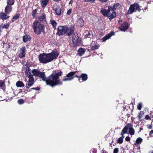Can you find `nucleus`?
<instances>
[{"instance_id": "obj_16", "label": "nucleus", "mask_w": 153, "mask_h": 153, "mask_svg": "<svg viewBox=\"0 0 153 153\" xmlns=\"http://www.w3.org/2000/svg\"><path fill=\"white\" fill-rule=\"evenodd\" d=\"M50 0H40V4L43 8H44L47 5Z\"/></svg>"}, {"instance_id": "obj_30", "label": "nucleus", "mask_w": 153, "mask_h": 153, "mask_svg": "<svg viewBox=\"0 0 153 153\" xmlns=\"http://www.w3.org/2000/svg\"><path fill=\"white\" fill-rule=\"evenodd\" d=\"M7 5L11 6L14 3V0H7Z\"/></svg>"}, {"instance_id": "obj_49", "label": "nucleus", "mask_w": 153, "mask_h": 153, "mask_svg": "<svg viewBox=\"0 0 153 153\" xmlns=\"http://www.w3.org/2000/svg\"><path fill=\"white\" fill-rule=\"evenodd\" d=\"M148 128L149 129H151L152 128V126L151 125L149 126V127H148Z\"/></svg>"}, {"instance_id": "obj_50", "label": "nucleus", "mask_w": 153, "mask_h": 153, "mask_svg": "<svg viewBox=\"0 0 153 153\" xmlns=\"http://www.w3.org/2000/svg\"><path fill=\"white\" fill-rule=\"evenodd\" d=\"M100 47V45H96V49H98Z\"/></svg>"}, {"instance_id": "obj_46", "label": "nucleus", "mask_w": 153, "mask_h": 153, "mask_svg": "<svg viewBox=\"0 0 153 153\" xmlns=\"http://www.w3.org/2000/svg\"><path fill=\"white\" fill-rule=\"evenodd\" d=\"M71 12V10L70 9H69L67 12V14L68 15H70Z\"/></svg>"}, {"instance_id": "obj_62", "label": "nucleus", "mask_w": 153, "mask_h": 153, "mask_svg": "<svg viewBox=\"0 0 153 153\" xmlns=\"http://www.w3.org/2000/svg\"><path fill=\"white\" fill-rule=\"evenodd\" d=\"M152 115V116H153V115Z\"/></svg>"}, {"instance_id": "obj_56", "label": "nucleus", "mask_w": 153, "mask_h": 153, "mask_svg": "<svg viewBox=\"0 0 153 153\" xmlns=\"http://www.w3.org/2000/svg\"><path fill=\"white\" fill-rule=\"evenodd\" d=\"M85 38H86L87 37V36L86 35H85Z\"/></svg>"}, {"instance_id": "obj_26", "label": "nucleus", "mask_w": 153, "mask_h": 153, "mask_svg": "<svg viewBox=\"0 0 153 153\" xmlns=\"http://www.w3.org/2000/svg\"><path fill=\"white\" fill-rule=\"evenodd\" d=\"M85 51L82 48H79L78 51V53L79 56H81L84 53Z\"/></svg>"}, {"instance_id": "obj_25", "label": "nucleus", "mask_w": 153, "mask_h": 153, "mask_svg": "<svg viewBox=\"0 0 153 153\" xmlns=\"http://www.w3.org/2000/svg\"><path fill=\"white\" fill-rule=\"evenodd\" d=\"M143 141L142 139L140 137H138L136 139V143H134V144L136 146H137V144L138 145L139 144H140Z\"/></svg>"}, {"instance_id": "obj_12", "label": "nucleus", "mask_w": 153, "mask_h": 153, "mask_svg": "<svg viewBox=\"0 0 153 153\" xmlns=\"http://www.w3.org/2000/svg\"><path fill=\"white\" fill-rule=\"evenodd\" d=\"M114 34V32H111L109 34L106 35L102 39V40L103 42H105L108 39L112 36H113Z\"/></svg>"}, {"instance_id": "obj_38", "label": "nucleus", "mask_w": 153, "mask_h": 153, "mask_svg": "<svg viewBox=\"0 0 153 153\" xmlns=\"http://www.w3.org/2000/svg\"><path fill=\"white\" fill-rule=\"evenodd\" d=\"M18 102L19 104H22L24 103V101L22 99H21L19 100Z\"/></svg>"}, {"instance_id": "obj_22", "label": "nucleus", "mask_w": 153, "mask_h": 153, "mask_svg": "<svg viewBox=\"0 0 153 153\" xmlns=\"http://www.w3.org/2000/svg\"><path fill=\"white\" fill-rule=\"evenodd\" d=\"M38 19L41 21H45L46 20L45 15V14H42L39 17Z\"/></svg>"}, {"instance_id": "obj_51", "label": "nucleus", "mask_w": 153, "mask_h": 153, "mask_svg": "<svg viewBox=\"0 0 153 153\" xmlns=\"http://www.w3.org/2000/svg\"><path fill=\"white\" fill-rule=\"evenodd\" d=\"M73 3V1H71L69 2V4H71Z\"/></svg>"}, {"instance_id": "obj_61", "label": "nucleus", "mask_w": 153, "mask_h": 153, "mask_svg": "<svg viewBox=\"0 0 153 153\" xmlns=\"http://www.w3.org/2000/svg\"><path fill=\"white\" fill-rule=\"evenodd\" d=\"M152 153H153V151L152 152Z\"/></svg>"}, {"instance_id": "obj_41", "label": "nucleus", "mask_w": 153, "mask_h": 153, "mask_svg": "<svg viewBox=\"0 0 153 153\" xmlns=\"http://www.w3.org/2000/svg\"><path fill=\"white\" fill-rule=\"evenodd\" d=\"M120 5L119 3H116L114 4L115 9L117 8V7Z\"/></svg>"}, {"instance_id": "obj_13", "label": "nucleus", "mask_w": 153, "mask_h": 153, "mask_svg": "<svg viewBox=\"0 0 153 153\" xmlns=\"http://www.w3.org/2000/svg\"><path fill=\"white\" fill-rule=\"evenodd\" d=\"M25 73L26 76L28 78L33 77V74H32V70H31L30 68H28L26 70Z\"/></svg>"}, {"instance_id": "obj_6", "label": "nucleus", "mask_w": 153, "mask_h": 153, "mask_svg": "<svg viewBox=\"0 0 153 153\" xmlns=\"http://www.w3.org/2000/svg\"><path fill=\"white\" fill-rule=\"evenodd\" d=\"M72 41L74 45L78 46L80 45L81 42V39L78 37V35L77 33L74 34L72 37Z\"/></svg>"}, {"instance_id": "obj_2", "label": "nucleus", "mask_w": 153, "mask_h": 153, "mask_svg": "<svg viewBox=\"0 0 153 153\" xmlns=\"http://www.w3.org/2000/svg\"><path fill=\"white\" fill-rule=\"evenodd\" d=\"M59 53L57 51L54 50L49 53H42L40 54L38 56L39 60L40 62L45 64L56 59Z\"/></svg>"}, {"instance_id": "obj_60", "label": "nucleus", "mask_w": 153, "mask_h": 153, "mask_svg": "<svg viewBox=\"0 0 153 153\" xmlns=\"http://www.w3.org/2000/svg\"><path fill=\"white\" fill-rule=\"evenodd\" d=\"M146 7H145V10H146Z\"/></svg>"}, {"instance_id": "obj_44", "label": "nucleus", "mask_w": 153, "mask_h": 153, "mask_svg": "<svg viewBox=\"0 0 153 153\" xmlns=\"http://www.w3.org/2000/svg\"><path fill=\"white\" fill-rule=\"evenodd\" d=\"M150 117L148 115H146L145 117V119L146 120H148L150 119Z\"/></svg>"}, {"instance_id": "obj_18", "label": "nucleus", "mask_w": 153, "mask_h": 153, "mask_svg": "<svg viewBox=\"0 0 153 153\" xmlns=\"http://www.w3.org/2000/svg\"><path fill=\"white\" fill-rule=\"evenodd\" d=\"M109 11L108 10V9L107 10L102 9L101 10L100 12L104 16H107Z\"/></svg>"}, {"instance_id": "obj_37", "label": "nucleus", "mask_w": 153, "mask_h": 153, "mask_svg": "<svg viewBox=\"0 0 153 153\" xmlns=\"http://www.w3.org/2000/svg\"><path fill=\"white\" fill-rule=\"evenodd\" d=\"M117 143L119 144H121L123 143V140L121 137H120L117 140Z\"/></svg>"}, {"instance_id": "obj_15", "label": "nucleus", "mask_w": 153, "mask_h": 153, "mask_svg": "<svg viewBox=\"0 0 153 153\" xmlns=\"http://www.w3.org/2000/svg\"><path fill=\"white\" fill-rule=\"evenodd\" d=\"M12 10L11 6L7 5L5 7L4 12L6 14H9Z\"/></svg>"}, {"instance_id": "obj_57", "label": "nucleus", "mask_w": 153, "mask_h": 153, "mask_svg": "<svg viewBox=\"0 0 153 153\" xmlns=\"http://www.w3.org/2000/svg\"><path fill=\"white\" fill-rule=\"evenodd\" d=\"M92 153H95V152L94 151H93Z\"/></svg>"}, {"instance_id": "obj_48", "label": "nucleus", "mask_w": 153, "mask_h": 153, "mask_svg": "<svg viewBox=\"0 0 153 153\" xmlns=\"http://www.w3.org/2000/svg\"><path fill=\"white\" fill-rule=\"evenodd\" d=\"M101 2H106L108 0H98Z\"/></svg>"}, {"instance_id": "obj_58", "label": "nucleus", "mask_w": 153, "mask_h": 153, "mask_svg": "<svg viewBox=\"0 0 153 153\" xmlns=\"http://www.w3.org/2000/svg\"><path fill=\"white\" fill-rule=\"evenodd\" d=\"M32 89H36L35 88H32Z\"/></svg>"}, {"instance_id": "obj_19", "label": "nucleus", "mask_w": 153, "mask_h": 153, "mask_svg": "<svg viewBox=\"0 0 153 153\" xmlns=\"http://www.w3.org/2000/svg\"><path fill=\"white\" fill-rule=\"evenodd\" d=\"M77 25L80 27H82L84 25V22L83 19L80 18L77 20Z\"/></svg>"}, {"instance_id": "obj_34", "label": "nucleus", "mask_w": 153, "mask_h": 153, "mask_svg": "<svg viewBox=\"0 0 153 153\" xmlns=\"http://www.w3.org/2000/svg\"><path fill=\"white\" fill-rule=\"evenodd\" d=\"M143 103L142 102H140L137 105V108L139 110H140L142 107Z\"/></svg>"}, {"instance_id": "obj_54", "label": "nucleus", "mask_w": 153, "mask_h": 153, "mask_svg": "<svg viewBox=\"0 0 153 153\" xmlns=\"http://www.w3.org/2000/svg\"><path fill=\"white\" fill-rule=\"evenodd\" d=\"M122 22V20H120L119 21V22L120 23V22Z\"/></svg>"}, {"instance_id": "obj_40", "label": "nucleus", "mask_w": 153, "mask_h": 153, "mask_svg": "<svg viewBox=\"0 0 153 153\" xmlns=\"http://www.w3.org/2000/svg\"><path fill=\"white\" fill-rule=\"evenodd\" d=\"M4 84V82L1 80H0V86L2 87Z\"/></svg>"}, {"instance_id": "obj_31", "label": "nucleus", "mask_w": 153, "mask_h": 153, "mask_svg": "<svg viewBox=\"0 0 153 153\" xmlns=\"http://www.w3.org/2000/svg\"><path fill=\"white\" fill-rule=\"evenodd\" d=\"M51 23L52 25L53 26V27L54 29L56 28V26L57 25V23L54 20H52L51 21Z\"/></svg>"}, {"instance_id": "obj_11", "label": "nucleus", "mask_w": 153, "mask_h": 153, "mask_svg": "<svg viewBox=\"0 0 153 153\" xmlns=\"http://www.w3.org/2000/svg\"><path fill=\"white\" fill-rule=\"evenodd\" d=\"M34 79L33 77L29 78L28 83L26 84V86L27 88H29L34 83Z\"/></svg>"}, {"instance_id": "obj_14", "label": "nucleus", "mask_w": 153, "mask_h": 153, "mask_svg": "<svg viewBox=\"0 0 153 153\" xmlns=\"http://www.w3.org/2000/svg\"><path fill=\"white\" fill-rule=\"evenodd\" d=\"M129 127V128L128 133L131 135H133L135 133V131L133 128V125L131 123H130Z\"/></svg>"}, {"instance_id": "obj_8", "label": "nucleus", "mask_w": 153, "mask_h": 153, "mask_svg": "<svg viewBox=\"0 0 153 153\" xmlns=\"http://www.w3.org/2000/svg\"><path fill=\"white\" fill-rule=\"evenodd\" d=\"M116 16V13L115 11H109L107 17L109 20L111 21L113 19L115 18Z\"/></svg>"}, {"instance_id": "obj_47", "label": "nucleus", "mask_w": 153, "mask_h": 153, "mask_svg": "<svg viewBox=\"0 0 153 153\" xmlns=\"http://www.w3.org/2000/svg\"><path fill=\"white\" fill-rule=\"evenodd\" d=\"M124 134L123 133H122V132H121V135H122V137H121V138H122L123 140V138H124Z\"/></svg>"}, {"instance_id": "obj_4", "label": "nucleus", "mask_w": 153, "mask_h": 153, "mask_svg": "<svg viewBox=\"0 0 153 153\" xmlns=\"http://www.w3.org/2000/svg\"><path fill=\"white\" fill-rule=\"evenodd\" d=\"M34 32L37 34H40L42 32H44V25L36 21L33 25Z\"/></svg>"}, {"instance_id": "obj_36", "label": "nucleus", "mask_w": 153, "mask_h": 153, "mask_svg": "<svg viewBox=\"0 0 153 153\" xmlns=\"http://www.w3.org/2000/svg\"><path fill=\"white\" fill-rule=\"evenodd\" d=\"M9 26V24H7L6 25H1L0 26V30L1 29V28H7Z\"/></svg>"}, {"instance_id": "obj_53", "label": "nucleus", "mask_w": 153, "mask_h": 153, "mask_svg": "<svg viewBox=\"0 0 153 153\" xmlns=\"http://www.w3.org/2000/svg\"><path fill=\"white\" fill-rule=\"evenodd\" d=\"M149 135L151 137H153V136L152 135V134H151V133H150L149 134Z\"/></svg>"}, {"instance_id": "obj_17", "label": "nucleus", "mask_w": 153, "mask_h": 153, "mask_svg": "<svg viewBox=\"0 0 153 153\" xmlns=\"http://www.w3.org/2000/svg\"><path fill=\"white\" fill-rule=\"evenodd\" d=\"M9 17V16H7L5 13H0V18L1 19L3 20H7L8 19Z\"/></svg>"}, {"instance_id": "obj_23", "label": "nucleus", "mask_w": 153, "mask_h": 153, "mask_svg": "<svg viewBox=\"0 0 153 153\" xmlns=\"http://www.w3.org/2000/svg\"><path fill=\"white\" fill-rule=\"evenodd\" d=\"M144 114V113L143 112V111H141L140 112L137 116L138 120L139 121H142V120L141 119V117H143Z\"/></svg>"}, {"instance_id": "obj_55", "label": "nucleus", "mask_w": 153, "mask_h": 153, "mask_svg": "<svg viewBox=\"0 0 153 153\" xmlns=\"http://www.w3.org/2000/svg\"><path fill=\"white\" fill-rule=\"evenodd\" d=\"M75 76L76 77H79V78H80V76H79H79H77V75H76Z\"/></svg>"}, {"instance_id": "obj_7", "label": "nucleus", "mask_w": 153, "mask_h": 153, "mask_svg": "<svg viewBox=\"0 0 153 153\" xmlns=\"http://www.w3.org/2000/svg\"><path fill=\"white\" fill-rule=\"evenodd\" d=\"M76 73V71L70 72L66 75V77L64 78L63 80L64 81H66L71 80L74 78L73 77V75H74Z\"/></svg>"}, {"instance_id": "obj_27", "label": "nucleus", "mask_w": 153, "mask_h": 153, "mask_svg": "<svg viewBox=\"0 0 153 153\" xmlns=\"http://www.w3.org/2000/svg\"><path fill=\"white\" fill-rule=\"evenodd\" d=\"M55 12L57 15H59L61 13V9L59 7H58L55 9Z\"/></svg>"}, {"instance_id": "obj_35", "label": "nucleus", "mask_w": 153, "mask_h": 153, "mask_svg": "<svg viewBox=\"0 0 153 153\" xmlns=\"http://www.w3.org/2000/svg\"><path fill=\"white\" fill-rule=\"evenodd\" d=\"M91 49L93 50H94L96 49V45H95V42H92L91 44Z\"/></svg>"}, {"instance_id": "obj_59", "label": "nucleus", "mask_w": 153, "mask_h": 153, "mask_svg": "<svg viewBox=\"0 0 153 153\" xmlns=\"http://www.w3.org/2000/svg\"><path fill=\"white\" fill-rule=\"evenodd\" d=\"M142 129V128H140V131H141Z\"/></svg>"}, {"instance_id": "obj_39", "label": "nucleus", "mask_w": 153, "mask_h": 153, "mask_svg": "<svg viewBox=\"0 0 153 153\" xmlns=\"http://www.w3.org/2000/svg\"><path fill=\"white\" fill-rule=\"evenodd\" d=\"M118 148H115L114 150L113 153H118Z\"/></svg>"}, {"instance_id": "obj_52", "label": "nucleus", "mask_w": 153, "mask_h": 153, "mask_svg": "<svg viewBox=\"0 0 153 153\" xmlns=\"http://www.w3.org/2000/svg\"><path fill=\"white\" fill-rule=\"evenodd\" d=\"M150 133H151V134H153V130H152L150 132Z\"/></svg>"}, {"instance_id": "obj_28", "label": "nucleus", "mask_w": 153, "mask_h": 153, "mask_svg": "<svg viewBox=\"0 0 153 153\" xmlns=\"http://www.w3.org/2000/svg\"><path fill=\"white\" fill-rule=\"evenodd\" d=\"M80 77V78H82V80L83 81H86L88 78L87 75L85 74H83L81 75Z\"/></svg>"}, {"instance_id": "obj_20", "label": "nucleus", "mask_w": 153, "mask_h": 153, "mask_svg": "<svg viewBox=\"0 0 153 153\" xmlns=\"http://www.w3.org/2000/svg\"><path fill=\"white\" fill-rule=\"evenodd\" d=\"M130 123L127 124L126 126L124 127L122 130L121 132L124 134H126L127 133V131L129 129V126Z\"/></svg>"}, {"instance_id": "obj_33", "label": "nucleus", "mask_w": 153, "mask_h": 153, "mask_svg": "<svg viewBox=\"0 0 153 153\" xmlns=\"http://www.w3.org/2000/svg\"><path fill=\"white\" fill-rule=\"evenodd\" d=\"M19 16V14H17L15 16H14L12 19V21L13 22L14 20L17 19Z\"/></svg>"}, {"instance_id": "obj_45", "label": "nucleus", "mask_w": 153, "mask_h": 153, "mask_svg": "<svg viewBox=\"0 0 153 153\" xmlns=\"http://www.w3.org/2000/svg\"><path fill=\"white\" fill-rule=\"evenodd\" d=\"M95 0H85V2H94Z\"/></svg>"}, {"instance_id": "obj_9", "label": "nucleus", "mask_w": 153, "mask_h": 153, "mask_svg": "<svg viewBox=\"0 0 153 153\" xmlns=\"http://www.w3.org/2000/svg\"><path fill=\"white\" fill-rule=\"evenodd\" d=\"M129 26L128 22H126L123 23L119 28L122 31L126 30L129 28Z\"/></svg>"}, {"instance_id": "obj_5", "label": "nucleus", "mask_w": 153, "mask_h": 153, "mask_svg": "<svg viewBox=\"0 0 153 153\" xmlns=\"http://www.w3.org/2000/svg\"><path fill=\"white\" fill-rule=\"evenodd\" d=\"M141 10L140 6L138 3H134L130 5L129 10L126 14V15L131 14L133 12H136L137 10H138L139 12H140Z\"/></svg>"}, {"instance_id": "obj_42", "label": "nucleus", "mask_w": 153, "mask_h": 153, "mask_svg": "<svg viewBox=\"0 0 153 153\" xmlns=\"http://www.w3.org/2000/svg\"><path fill=\"white\" fill-rule=\"evenodd\" d=\"M130 140V138L129 136H127L125 138V140L127 141H129Z\"/></svg>"}, {"instance_id": "obj_24", "label": "nucleus", "mask_w": 153, "mask_h": 153, "mask_svg": "<svg viewBox=\"0 0 153 153\" xmlns=\"http://www.w3.org/2000/svg\"><path fill=\"white\" fill-rule=\"evenodd\" d=\"M30 37L29 36L25 35L23 37V41L25 42L30 40Z\"/></svg>"}, {"instance_id": "obj_43", "label": "nucleus", "mask_w": 153, "mask_h": 153, "mask_svg": "<svg viewBox=\"0 0 153 153\" xmlns=\"http://www.w3.org/2000/svg\"><path fill=\"white\" fill-rule=\"evenodd\" d=\"M36 10H35L33 11V14H32V15H33V16L34 17L35 16V15L36 14Z\"/></svg>"}, {"instance_id": "obj_21", "label": "nucleus", "mask_w": 153, "mask_h": 153, "mask_svg": "<svg viewBox=\"0 0 153 153\" xmlns=\"http://www.w3.org/2000/svg\"><path fill=\"white\" fill-rule=\"evenodd\" d=\"M40 71L37 69H34L32 70L33 76H38Z\"/></svg>"}, {"instance_id": "obj_32", "label": "nucleus", "mask_w": 153, "mask_h": 153, "mask_svg": "<svg viewBox=\"0 0 153 153\" xmlns=\"http://www.w3.org/2000/svg\"><path fill=\"white\" fill-rule=\"evenodd\" d=\"M115 10H116V9H115V7H114V5L113 6H109L108 7V11H115Z\"/></svg>"}, {"instance_id": "obj_29", "label": "nucleus", "mask_w": 153, "mask_h": 153, "mask_svg": "<svg viewBox=\"0 0 153 153\" xmlns=\"http://www.w3.org/2000/svg\"><path fill=\"white\" fill-rule=\"evenodd\" d=\"M16 85L17 87H24V84L21 81H18L16 83Z\"/></svg>"}, {"instance_id": "obj_3", "label": "nucleus", "mask_w": 153, "mask_h": 153, "mask_svg": "<svg viewBox=\"0 0 153 153\" xmlns=\"http://www.w3.org/2000/svg\"><path fill=\"white\" fill-rule=\"evenodd\" d=\"M58 30L57 33L59 36L66 34V35L70 36L74 32V29L72 27L68 28L67 27L63 26H59L58 27Z\"/></svg>"}, {"instance_id": "obj_1", "label": "nucleus", "mask_w": 153, "mask_h": 153, "mask_svg": "<svg viewBox=\"0 0 153 153\" xmlns=\"http://www.w3.org/2000/svg\"><path fill=\"white\" fill-rule=\"evenodd\" d=\"M62 73L60 71L55 74L54 71L49 76L48 79H47L44 73L40 71L38 76L42 79L43 81H45L47 85L53 86L62 84L59 79V77L61 76Z\"/></svg>"}, {"instance_id": "obj_10", "label": "nucleus", "mask_w": 153, "mask_h": 153, "mask_svg": "<svg viewBox=\"0 0 153 153\" xmlns=\"http://www.w3.org/2000/svg\"><path fill=\"white\" fill-rule=\"evenodd\" d=\"M26 51V50L25 47H22L20 49V53L19 55V56L20 58H22L25 56Z\"/></svg>"}]
</instances>
